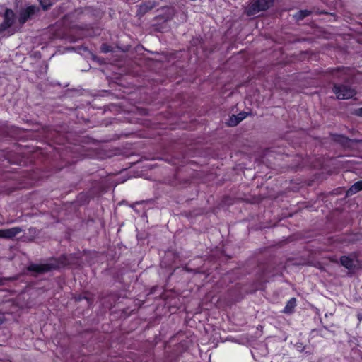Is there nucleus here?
I'll return each instance as SVG.
<instances>
[{"mask_svg": "<svg viewBox=\"0 0 362 362\" xmlns=\"http://www.w3.org/2000/svg\"><path fill=\"white\" fill-rule=\"evenodd\" d=\"M238 119V120H240V122H242L245 118H246V117L248 115V113L246 112H240V113H238V115H235Z\"/></svg>", "mask_w": 362, "mask_h": 362, "instance_id": "18", "label": "nucleus"}, {"mask_svg": "<svg viewBox=\"0 0 362 362\" xmlns=\"http://www.w3.org/2000/svg\"><path fill=\"white\" fill-rule=\"evenodd\" d=\"M352 114L358 116L362 117V107L356 108L352 111Z\"/></svg>", "mask_w": 362, "mask_h": 362, "instance_id": "19", "label": "nucleus"}, {"mask_svg": "<svg viewBox=\"0 0 362 362\" xmlns=\"http://www.w3.org/2000/svg\"><path fill=\"white\" fill-rule=\"evenodd\" d=\"M101 51L104 53H107L111 51L110 47L106 44H103L101 46Z\"/></svg>", "mask_w": 362, "mask_h": 362, "instance_id": "21", "label": "nucleus"}, {"mask_svg": "<svg viewBox=\"0 0 362 362\" xmlns=\"http://www.w3.org/2000/svg\"><path fill=\"white\" fill-rule=\"evenodd\" d=\"M49 262L46 264L32 263L27 267V270L30 272L42 274L70 264L69 256L66 254H62L58 257H52L49 259Z\"/></svg>", "mask_w": 362, "mask_h": 362, "instance_id": "1", "label": "nucleus"}, {"mask_svg": "<svg viewBox=\"0 0 362 362\" xmlns=\"http://www.w3.org/2000/svg\"><path fill=\"white\" fill-rule=\"evenodd\" d=\"M3 21L0 23V35L8 31L10 35L14 34L16 30L12 28L16 21V15L11 8H6L3 14Z\"/></svg>", "mask_w": 362, "mask_h": 362, "instance_id": "2", "label": "nucleus"}, {"mask_svg": "<svg viewBox=\"0 0 362 362\" xmlns=\"http://www.w3.org/2000/svg\"><path fill=\"white\" fill-rule=\"evenodd\" d=\"M356 317L359 322H361L362 321V313H358L356 315Z\"/></svg>", "mask_w": 362, "mask_h": 362, "instance_id": "24", "label": "nucleus"}, {"mask_svg": "<svg viewBox=\"0 0 362 362\" xmlns=\"http://www.w3.org/2000/svg\"><path fill=\"white\" fill-rule=\"evenodd\" d=\"M40 12V8L35 5H30L24 8H21L18 12V23L20 25H23L28 20Z\"/></svg>", "mask_w": 362, "mask_h": 362, "instance_id": "4", "label": "nucleus"}, {"mask_svg": "<svg viewBox=\"0 0 362 362\" xmlns=\"http://www.w3.org/2000/svg\"><path fill=\"white\" fill-rule=\"evenodd\" d=\"M4 322V317L0 316V325H1Z\"/></svg>", "mask_w": 362, "mask_h": 362, "instance_id": "26", "label": "nucleus"}, {"mask_svg": "<svg viewBox=\"0 0 362 362\" xmlns=\"http://www.w3.org/2000/svg\"><path fill=\"white\" fill-rule=\"evenodd\" d=\"M333 93L339 100H346L354 97L356 95L354 89L349 86L334 83L332 88Z\"/></svg>", "mask_w": 362, "mask_h": 362, "instance_id": "3", "label": "nucleus"}, {"mask_svg": "<svg viewBox=\"0 0 362 362\" xmlns=\"http://www.w3.org/2000/svg\"><path fill=\"white\" fill-rule=\"evenodd\" d=\"M148 202V201H146V200H141V201L136 202L135 204L140 205V204H144V203Z\"/></svg>", "mask_w": 362, "mask_h": 362, "instance_id": "23", "label": "nucleus"}, {"mask_svg": "<svg viewBox=\"0 0 362 362\" xmlns=\"http://www.w3.org/2000/svg\"><path fill=\"white\" fill-rule=\"evenodd\" d=\"M19 227H13L8 229H0V238L12 239L21 232Z\"/></svg>", "mask_w": 362, "mask_h": 362, "instance_id": "9", "label": "nucleus"}, {"mask_svg": "<svg viewBox=\"0 0 362 362\" xmlns=\"http://www.w3.org/2000/svg\"><path fill=\"white\" fill-rule=\"evenodd\" d=\"M267 282L264 271H260L257 274L256 279L253 282V291L262 290L265 287Z\"/></svg>", "mask_w": 362, "mask_h": 362, "instance_id": "8", "label": "nucleus"}, {"mask_svg": "<svg viewBox=\"0 0 362 362\" xmlns=\"http://www.w3.org/2000/svg\"><path fill=\"white\" fill-rule=\"evenodd\" d=\"M165 160V161H168V163H170V164H174V162H173V161H174L175 160H170V159H168V160Z\"/></svg>", "mask_w": 362, "mask_h": 362, "instance_id": "25", "label": "nucleus"}, {"mask_svg": "<svg viewBox=\"0 0 362 362\" xmlns=\"http://www.w3.org/2000/svg\"><path fill=\"white\" fill-rule=\"evenodd\" d=\"M240 123V120H238L237 116L235 115H232L228 120L226 122V124L228 127H235Z\"/></svg>", "mask_w": 362, "mask_h": 362, "instance_id": "15", "label": "nucleus"}, {"mask_svg": "<svg viewBox=\"0 0 362 362\" xmlns=\"http://www.w3.org/2000/svg\"><path fill=\"white\" fill-rule=\"evenodd\" d=\"M10 164H21L23 160H8Z\"/></svg>", "mask_w": 362, "mask_h": 362, "instance_id": "22", "label": "nucleus"}, {"mask_svg": "<svg viewBox=\"0 0 362 362\" xmlns=\"http://www.w3.org/2000/svg\"><path fill=\"white\" fill-rule=\"evenodd\" d=\"M274 0H257L249 8L248 14L254 15L259 11H266L274 4Z\"/></svg>", "mask_w": 362, "mask_h": 362, "instance_id": "6", "label": "nucleus"}, {"mask_svg": "<svg viewBox=\"0 0 362 362\" xmlns=\"http://www.w3.org/2000/svg\"><path fill=\"white\" fill-rule=\"evenodd\" d=\"M155 6L156 3L154 1L144 2L139 5V13L144 15L147 12L150 11L151 10H152L155 7Z\"/></svg>", "mask_w": 362, "mask_h": 362, "instance_id": "11", "label": "nucleus"}, {"mask_svg": "<svg viewBox=\"0 0 362 362\" xmlns=\"http://www.w3.org/2000/svg\"><path fill=\"white\" fill-rule=\"evenodd\" d=\"M340 264L348 270H353L355 268L354 259L349 256H341Z\"/></svg>", "mask_w": 362, "mask_h": 362, "instance_id": "10", "label": "nucleus"}, {"mask_svg": "<svg viewBox=\"0 0 362 362\" xmlns=\"http://www.w3.org/2000/svg\"><path fill=\"white\" fill-rule=\"evenodd\" d=\"M296 306V299L295 298H291L287 302L286 306L284 308V313L290 314L292 313L294 310L295 307Z\"/></svg>", "mask_w": 362, "mask_h": 362, "instance_id": "13", "label": "nucleus"}, {"mask_svg": "<svg viewBox=\"0 0 362 362\" xmlns=\"http://www.w3.org/2000/svg\"><path fill=\"white\" fill-rule=\"evenodd\" d=\"M350 69L345 66H337L336 68H329L326 73L329 74L333 78L339 81H348L350 77Z\"/></svg>", "mask_w": 362, "mask_h": 362, "instance_id": "5", "label": "nucleus"}, {"mask_svg": "<svg viewBox=\"0 0 362 362\" xmlns=\"http://www.w3.org/2000/svg\"><path fill=\"white\" fill-rule=\"evenodd\" d=\"M8 134V127L3 122H0V136H6Z\"/></svg>", "mask_w": 362, "mask_h": 362, "instance_id": "17", "label": "nucleus"}, {"mask_svg": "<svg viewBox=\"0 0 362 362\" xmlns=\"http://www.w3.org/2000/svg\"><path fill=\"white\" fill-rule=\"evenodd\" d=\"M332 140L344 147H349L353 143H360L362 140L351 139L349 137L340 134H331Z\"/></svg>", "mask_w": 362, "mask_h": 362, "instance_id": "7", "label": "nucleus"}, {"mask_svg": "<svg viewBox=\"0 0 362 362\" xmlns=\"http://www.w3.org/2000/svg\"><path fill=\"white\" fill-rule=\"evenodd\" d=\"M311 14V11L308 10H300L296 14V18L298 20H303L305 17L310 16Z\"/></svg>", "mask_w": 362, "mask_h": 362, "instance_id": "16", "label": "nucleus"}, {"mask_svg": "<svg viewBox=\"0 0 362 362\" xmlns=\"http://www.w3.org/2000/svg\"><path fill=\"white\" fill-rule=\"evenodd\" d=\"M82 299H86L88 302V304H90L91 303V299L89 298L87 296H82L81 295L78 296L76 298V301H80Z\"/></svg>", "mask_w": 362, "mask_h": 362, "instance_id": "20", "label": "nucleus"}, {"mask_svg": "<svg viewBox=\"0 0 362 362\" xmlns=\"http://www.w3.org/2000/svg\"><path fill=\"white\" fill-rule=\"evenodd\" d=\"M361 24H362V23H361Z\"/></svg>", "mask_w": 362, "mask_h": 362, "instance_id": "27", "label": "nucleus"}, {"mask_svg": "<svg viewBox=\"0 0 362 362\" xmlns=\"http://www.w3.org/2000/svg\"><path fill=\"white\" fill-rule=\"evenodd\" d=\"M362 191V180L356 182L347 191V195H353Z\"/></svg>", "mask_w": 362, "mask_h": 362, "instance_id": "12", "label": "nucleus"}, {"mask_svg": "<svg viewBox=\"0 0 362 362\" xmlns=\"http://www.w3.org/2000/svg\"><path fill=\"white\" fill-rule=\"evenodd\" d=\"M39 4L43 11L49 10L54 5L52 0H39Z\"/></svg>", "mask_w": 362, "mask_h": 362, "instance_id": "14", "label": "nucleus"}]
</instances>
